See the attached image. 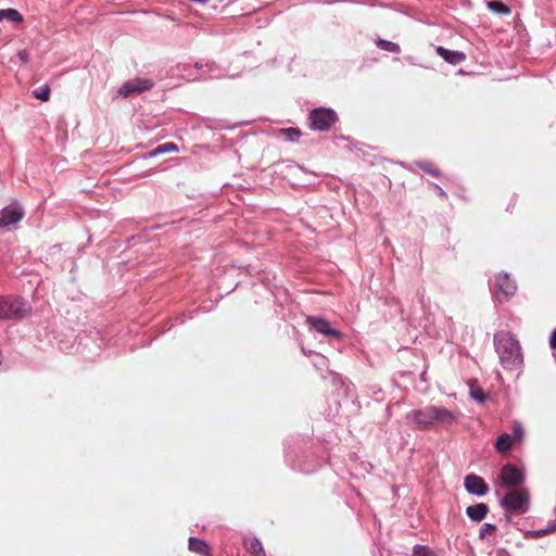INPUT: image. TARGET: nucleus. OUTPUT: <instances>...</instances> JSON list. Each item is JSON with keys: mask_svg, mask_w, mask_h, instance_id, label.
<instances>
[{"mask_svg": "<svg viewBox=\"0 0 556 556\" xmlns=\"http://www.w3.org/2000/svg\"><path fill=\"white\" fill-rule=\"evenodd\" d=\"M456 418L457 415L455 413L442 406H427L420 409H413L406 415V420L419 430H427L435 424L451 425Z\"/></svg>", "mask_w": 556, "mask_h": 556, "instance_id": "nucleus-1", "label": "nucleus"}, {"mask_svg": "<svg viewBox=\"0 0 556 556\" xmlns=\"http://www.w3.org/2000/svg\"><path fill=\"white\" fill-rule=\"evenodd\" d=\"M494 346L504 368L514 369L522 362L521 346L509 331H500L494 334Z\"/></svg>", "mask_w": 556, "mask_h": 556, "instance_id": "nucleus-2", "label": "nucleus"}, {"mask_svg": "<svg viewBox=\"0 0 556 556\" xmlns=\"http://www.w3.org/2000/svg\"><path fill=\"white\" fill-rule=\"evenodd\" d=\"M30 313L29 305L18 296H0V320H21Z\"/></svg>", "mask_w": 556, "mask_h": 556, "instance_id": "nucleus-3", "label": "nucleus"}, {"mask_svg": "<svg viewBox=\"0 0 556 556\" xmlns=\"http://www.w3.org/2000/svg\"><path fill=\"white\" fill-rule=\"evenodd\" d=\"M501 506L506 510L525 514L530 507V494L526 489H515L507 492L501 500Z\"/></svg>", "mask_w": 556, "mask_h": 556, "instance_id": "nucleus-4", "label": "nucleus"}, {"mask_svg": "<svg viewBox=\"0 0 556 556\" xmlns=\"http://www.w3.org/2000/svg\"><path fill=\"white\" fill-rule=\"evenodd\" d=\"M309 127L317 131H327L337 122L338 117L333 110L327 108H318L311 111Z\"/></svg>", "mask_w": 556, "mask_h": 556, "instance_id": "nucleus-5", "label": "nucleus"}, {"mask_svg": "<svg viewBox=\"0 0 556 556\" xmlns=\"http://www.w3.org/2000/svg\"><path fill=\"white\" fill-rule=\"evenodd\" d=\"M517 291V285L515 280L506 273H501L495 276V282L493 288L494 298L500 301H506L513 296Z\"/></svg>", "mask_w": 556, "mask_h": 556, "instance_id": "nucleus-6", "label": "nucleus"}, {"mask_svg": "<svg viewBox=\"0 0 556 556\" xmlns=\"http://www.w3.org/2000/svg\"><path fill=\"white\" fill-rule=\"evenodd\" d=\"M306 324L312 330H315L319 334L336 340H341L343 334L334 329L330 323L320 316H307Z\"/></svg>", "mask_w": 556, "mask_h": 556, "instance_id": "nucleus-7", "label": "nucleus"}, {"mask_svg": "<svg viewBox=\"0 0 556 556\" xmlns=\"http://www.w3.org/2000/svg\"><path fill=\"white\" fill-rule=\"evenodd\" d=\"M153 85V80L148 78H132L119 87L117 94L123 98H128L134 94H140L146 90H150Z\"/></svg>", "mask_w": 556, "mask_h": 556, "instance_id": "nucleus-8", "label": "nucleus"}, {"mask_svg": "<svg viewBox=\"0 0 556 556\" xmlns=\"http://www.w3.org/2000/svg\"><path fill=\"white\" fill-rule=\"evenodd\" d=\"M500 478L507 488H517L525 481L523 472L511 464L503 466Z\"/></svg>", "mask_w": 556, "mask_h": 556, "instance_id": "nucleus-9", "label": "nucleus"}, {"mask_svg": "<svg viewBox=\"0 0 556 556\" xmlns=\"http://www.w3.org/2000/svg\"><path fill=\"white\" fill-rule=\"evenodd\" d=\"M23 216L24 213L22 208L16 204H11L0 212V227L15 225L23 218Z\"/></svg>", "mask_w": 556, "mask_h": 556, "instance_id": "nucleus-10", "label": "nucleus"}, {"mask_svg": "<svg viewBox=\"0 0 556 556\" xmlns=\"http://www.w3.org/2000/svg\"><path fill=\"white\" fill-rule=\"evenodd\" d=\"M465 489L468 493L475 494L478 496H483L489 491V486L484 482V480L481 477L476 476L473 473L466 476Z\"/></svg>", "mask_w": 556, "mask_h": 556, "instance_id": "nucleus-11", "label": "nucleus"}, {"mask_svg": "<svg viewBox=\"0 0 556 556\" xmlns=\"http://www.w3.org/2000/svg\"><path fill=\"white\" fill-rule=\"evenodd\" d=\"M437 53L445 62H447L450 64H453V65L459 64V63H462L466 59V55H465L464 52L448 50V49H446L444 47H441V46L437 48Z\"/></svg>", "mask_w": 556, "mask_h": 556, "instance_id": "nucleus-12", "label": "nucleus"}, {"mask_svg": "<svg viewBox=\"0 0 556 556\" xmlns=\"http://www.w3.org/2000/svg\"><path fill=\"white\" fill-rule=\"evenodd\" d=\"M489 511V507L484 503L468 506L466 509L467 516L476 522L483 520Z\"/></svg>", "mask_w": 556, "mask_h": 556, "instance_id": "nucleus-13", "label": "nucleus"}, {"mask_svg": "<svg viewBox=\"0 0 556 556\" xmlns=\"http://www.w3.org/2000/svg\"><path fill=\"white\" fill-rule=\"evenodd\" d=\"M189 549L203 556H208L211 551L208 544L205 541L194 536L189 538Z\"/></svg>", "mask_w": 556, "mask_h": 556, "instance_id": "nucleus-14", "label": "nucleus"}, {"mask_svg": "<svg viewBox=\"0 0 556 556\" xmlns=\"http://www.w3.org/2000/svg\"><path fill=\"white\" fill-rule=\"evenodd\" d=\"M244 546L248 552L254 556H265V551L262 543L255 536H249L244 539Z\"/></svg>", "mask_w": 556, "mask_h": 556, "instance_id": "nucleus-15", "label": "nucleus"}, {"mask_svg": "<svg viewBox=\"0 0 556 556\" xmlns=\"http://www.w3.org/2000/svg\"><path fill=\"white\" fill-rule=\"evenodd\" d=\"M513 437L509 433H502L495 441V450L500 453H506L510 451L514 445Z\"/></svg>", "mask_w": 556, "mask_h": 556, "instance_id": "nucleus-16", "label": "nucleus"}, {"mask_svg": "<svg viewBox=\"0 0 556 556\" xmlns=\"http://www.w3.org/2000/svg\"><path fill=\"white\" fill-rule=\"evenodd\" d=\"M3 18L14 23H21L23 21V15L15 9H3L0 10V22Z\"/></svg>", "mask_w": 556, "mask_h": 556, "instance_id": "nucleus-17", "label": "nucleus"}, {"mask_svg": "<svg viewBox=\"0 0 556 556\" xmlns=\"http://www.w3.org/2000/svg\"><path fill=\"white\" fill-rule=\"evenodd\" d=\"M486 5L497 14L508 15L511 12L510 8L501 1H489Z\"/></svg>", "mask_w": 556, "mask_h": 556, "instance_id": "nucleus-18", "label": "nucleus"}, {"mask_svg": "<svg viewBox=\"0 0 556 556\" xmlns=\"http://www.w3.org/2000/svg\"><path fill=\"white\" fill-rule=\"evenodd\" d=\"M177 151H178L177 144H175L174 142H166V143L157 146L151 152V155L155 156V155H159V154L168 153V152H177Z\"/></svg>", "mask_w": 556, "mask_h": 556, "instance_id": "nucleus-19", "label": "nucleus"}, {"mask_svg": "<svg viewBox=\"0 0 556 556\" xmlns=\"http://www.w3.org/2000/svg\"><path fill=\"white\" fill-rule=\"evenodd\" d=\"M377 46L381 50H384V51L391 52V53H400V51H401V48L397 43L389 41V40H384V39H379L377 41Z\"/></svg>", "mask_w": 556, "mask_h": 556, "instance_id": "nucleus-20", "label": "nucleus"}, {"mask_svg": "<svg viewBox=\"0 0 556 556\" xmlns=\"http://www.w3.org/2000/svg\"><path fill=\"white\" fill-rule=\"evenodd\" d=\"M470 396L479 403H483L486 400L484 391L475 386V383H470Z\"/></svg>", "mask_w": 556, "mask_h": 556, "instance_id": "nucleus-21", "label": "nucleus"}, {"mask_svg": "<svg viewBox=\"0 0 556 556\" xmlns=\"http://www.w3.org/2000/svg\"><path fill=\"white\" fill-rule=\"evenodd\" d=\"M33 94L41 101H48L50 97V88L47 85L40 86L33 91Z\"/></svg>", "mask_w": 556, "mask_h": 556, "instance_id": "nucleus-22", "label": "nucleus"}, {"mask_svg": "<svg viewBox=\"0 0 556 556\" xmlns=\"http://www.w3.org/2000/svg\"><path fill=\"white\" fill-rule=\"evenodd\" d=\"M280 132L286 136V138L290 141H296L301 137V131L298 128H283Z\"/></svg>", "mask_w": 556, "mask_h": 556, "instance_id": "nucleus-23", "label": "nucleus"}, {"mask_svg": "<svg viewBox=\"0 0 556 556\" xmlns=\"http://www.w3.org/2000/svg\"><path fill=\"white\" fill-rule=\"evenodd\" d=\"M513 437V441L520 442L523 439L525 430L522 428V425L520 422H515L513 426V433L510 434Z\"/></svg>", "mask_w": 556, "mask_h": 556, "instance_id": "nucleus-24", "label": "nucleus"}, {"mask_svg": "<svg viewBox=\"0 0 556 556\" xmlns=\"http://www.w3.org/2000/svg\"><path fill=\"white\" fill-rule=\"evenodd\" d=\"M495 530L496 527L493 523H484L480 529L479 538L482 540L486 539L491 536L495 532Z\"/></svg>", "mask_w": 556, "mask_h": 556, "instance_id": "nucleus-25", "label": "nucleus"}, {"mask_svg": "<svg viewBox=\"0 0 556 556\" xmlns=\"http://www.w3.org/2000/svg\"><path fill=\"white\" fill-rule=\"evenodd\" d=\"M413 556H438L433 551L424 545L414 547Z\"/></svg>", "mask_w": 556, "mask_h": 556, "instance_id": "nucleus-26", "label": "nucleus"}, {"mask_svg": "<svg viewBox=\"0 0 556 556\" xmlns=\"http://www.w3.org/2000/svg\"><path fill=\"white\" fill-rule=\"evenodd\" d=\"M418 166L420 169L429 173L433 177H439L441 175L440 170L433 167L430 163H419Z\"/></svg>", "mask_w": 556, "mask_h": 556, "instance_id": "nucleus-27", "label": "nucleus"}, {"mask_svg": "<svg viewBox=\"0 0 556 556\" xmlns=\"http://www.w3.org/2000/svg\"><path fill=\"white\" fill-rule=\"evenodd\" d=\"M549 531V529H542V530H536V531H528L526 533V538L528 539H535V538H539L541 535H544L546 534L547 532Z\"/></svg>", "mask_w": 556, "mask_h": 556, "instance_id": "nucleus-28", "label": "nucleus"}, {"mask_svg": "<svg viewBox=\"0 0 556 556\" xmlns=\"http://www.w3.org/2000/svg\"><path fill=\"white\" fill-rule=\"evenodd\" d=\"M16 58L18 59V61L22 63V64H25L27 63L28 61V53L26 50H20L17 53H16Z\"/></svg>", "mask_w": 556, "mask_h": 556, "instance_id": "nucleus-29", "label": "nucleus"}, {"mask_svg": "<svg viewBox=\"0 0 556 556\" xmlns=\"http://www.w3.org/2000/svg\"><path fill=\"white\" fill-rule=\"evenodd\" d=\"M432 187H433V190L435 191V193L442 198H446V193L445 191L437 184H432Z\"/></svg>", "mask_w": 556, "mask_h": 556, "instance_id": "nucleus-30", "label": "nucleus"}, {"mask_svg": "<svg viewBox=\"0 0 556 556\" xmlns=\"http://www.w3.org/2000/svg\"><path fill=\"white\" fill-rule=\"evenodd\" d=\"M549 345L552 349H556V329L553 331L549 338Z\"/></svg>", "mask_w": 556, "mask_h": 556, "instance_id": "nucleus-31", "label": "nucleus"}, {"mask_svg": "<svg viewBox=\"0 0 556 556\" xmlns=\"http://www.w3.org/2000/svg\"><path fill=\"white\" fill-rule=\"evenodd\" d=\"M214 76L211 75L210 73H203L201 76L199 77H193L192 79H208V78H213Z\"/></svg>", "mask_w": 556, "mask_h": 556, "instance_id": "nucleus-32", "label": "nucleus"}, {"mask_svg": "<svg viewBox=\"0 0 556 556\" xmlns=\"http://www.w3.org/2000/svg\"><path fill=\"white\" fill-rule=\"evenodd\" d=\"M205 66L208 68V71L211 72L212 71V67H213V64H205Z\"/></svg>", "mask_w": 556, "mask_h": 556, "instance_id": "nucleus-33", "label": "nucleus"}, {"mask_svg": "<svg viewBox=\"0 0 556 556\" xmlns=\"http://www.w3.org/2000/svg\"><path fill=\"white\" fill-rule=\"evenodd\" d=\"M193 66H194L195 68H201L203 65H201V64H199V63H195Z\"/></svg>", "mask_w": 556, "mask_h": 556, "instance_id": "nucleus-34", "label": "nucleus"}]
</instances>
